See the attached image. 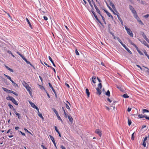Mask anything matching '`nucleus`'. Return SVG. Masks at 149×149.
<instances>
[{"mask_svg":"<svg viewBox=\"0 0 149 149\" xmlns=\"http://www.w3.org/2000/svg\"><path fill=\"white\" fill-rule=\"evenodd\" d=\"M66 107L67 109H70V108L69 107L67 104H66Z\"/></svg>","mask_w":149,"mask_h":149,"instance_id":"obj_56","label":"nucleus"},{"mask_svg":"<svg viewBox=\"0 0 149 149\" xmlns=\"http://www.w3.org/2000/svg\"><path fill=\"white\" fill-rule=\"evenodd\" d=\"M48 84H49V86H50V87L51 88V89L55 93V94L56 95V92L55 90L54 89L53 87H52V85H51V84L50 83H49Z\"/></svg>","mask_w":149,"mask_h":149,"instance_id":"obj_10","label":"nucleus"},{"mask_svg":"<svg viewBox=\"0 0 149 149\" xmlns=\"http://www.w3.org/2000/svg\"><path fill=\"white\" fill-rule=\"evenodd\" d=\"M124 26L125 30L127 31V33L131 37H133V34L130 29L127 28L125 25Z\"/></svg>","mask_w":149,"mask_h":149,"instance_id":"obj_2","label":"nucleus"},{"mask_svg":"<svg viewBox=\"0 0 149 149\" xmlns=\"http://www.w3.org/2000/svg\"><path fill=\"white\" fill-rule=\"evenodd\" d=\"M138 116L140 118H143L145 117L142 114H139Z\"/></svg>","mask_w":149,"mask_h":149,"instance_id":"obj_35","label":"nucleus"},{"mask_svg":"<svg viewBox=\"0 0 149 149\" xmlns=\"http://www.w3.org/2000/svg\"><path fill=\"white\" fill-rule=\"evenodd\" d=\"M86 94L87 95L88 97H89L90 96V92H89L88 89L86 88Z\"/></svg>","mask_w":149,"mask_h":149,"instance_id":"obj_19","label":"nucleus"},{"mask_svg":"<svg viewBox=\"0 0 149 149\" xmlns=\"http://www.w3.org/2000/svg\"><path fill=\"white\" fill-rule=\"evenodd\" d=\"M98 88H99V89H101L102 87V84L101 83H99L98 85Z\"/></svg>","mask_w":149,"mask_h":149,"instance_id":"obj_34","label":"nucleus"},{"mask_svg":"<svg viewBox=\"0 0 149 149\" xmlns=\"http://www.w3.org/2000/svg\"><path fill=\"white\" fill-rule=\"evenodd\" d=\"M142 145L144 146V147H145L146 145V143L145 141H143Z\"/></svg>","mask_w":149,"mask_h":149,"instance_id":"obj_54","label":"nucleus"},{"mask_svg":"<svg viewBox=\"0 0 149 149\" xmlns=\"http://www.w3.org/2000/svg\"><path fill=\"white\" fill-rule=\"evenodd\" d=\"M106 95L109 97L110 96V93L109 90H108L107 92L106 93Z\"/></svg>","mask_w":149,"mask_h":149,"instance_id":"obj_30","label":"nucleus"},{"mask_svg":"<svg viewBox=\"0 0 149 149\" xmlns=\"http://www.w3.org/2000/svg\"><path fill=\"white\" fill-rule=\"evenodd\" d=\"M4 75L5 77H6L10 81H13V80L11 79L10 77V76H9L5 74H4Z\"/></svg>","mask_w":149,"mask_h":149,"instance_id":"obj_22","label":"nucleus"},{"mask_svg":"<svg viewBox=\"0 0 149 149\" xmlns=\"http://www.w3.org/2000/svg\"><path fill=\"white\" fill-rule=\"evenodd\" d=\"M20 133H21V134L22 135H23V136H25V134L24 133H23V132H22L21 131H20Z\"/></svg>","mask_w":149,"mask_h":149,"instance_id":"obj_63","label":"nucleus"},{"mask_svg":"<svg viewBox=\"0 0 149 149\" xmlns=\"http://www.w3.org/2000/svg\"><path fill=\"white\" fill-rule=\"evenodd\" d=\"M26 20L27 22H28V24H29V26L31 28V26H32L31 25V24L29 20L27 18H26Z\"/></svg>","mask_w":149,"mask_h":149,"instance_id":"obj_25","label":"nucleus"},{"mask_svg":"<svg viewBox=\"0 0 149 149\" xmlns=\"http://www.w3.org/2000/svg\"><path fill=\"white\" fill-rule=\"evenodd\" d=\"M75 53L77 55H79V53L77 49H76V50H75Z\"/></svg>","mask_w":149,"mask_h":149,"instance_id":"obj_46","label":"nucleus"},{"mask_svg":"<svg viewBox=\"0 0 149 149\" xmlns=\"http://www.w3.org/2000/svg\"><path fill=\"white\" fill-rule=\"evenodd\" d=\"M132 123V122L131 120H129L128 119V125L130 126Z\"/></svg>","mask_w":149,"mask_h":149,"instance_id":"obj_42","label":"nucleus"},{"mask_svg":"<svg viewBox=\"0 0 149 149\" xmlns=\"http://www.w3.org/2000/svg\"><path fill=\"white\" fill-rule=\"evenodd\" d=\"M41 146L43 149H47V148L45 147L43 145H41Z\"/></svg>","mask_w":149,"mask_h":149,"instance_id":"obj_59","label":"nucleus"},{"mask_svg":"<svg viewBox=\"0 0 149 149\" xmlns=\"http://www.w3.org/2000/svg\"><path fill=\"white\" fill-rule=\"evenodd\" d=\"M107 100L109 102L111 103L112 102V101L109 98H108Z\"/></svg>","mask_w":149,"mask_h":149,"instance_id":"obj_61","label":"nucleus"},{"mask_svg":"<svg viewBox=\"0 0 149 149\" xmlns=\"http://www.w3.org/2000/svg\"><path fill=\"white\" fill-rule=\"evenodd\" d=\"M149 16V15L148 14L143 16L145 18H147Z\"/></svg>","mask_w":149,"mask_h":149,"instance_id":"obj_52","label":"nucleus"},{"mask_svg":"<svg viewBox=\"0 0 149 149\" xmlns=\"http://www.w3.org/2000/svg\"><path fill=\"white\" fill-rule=\"evenodd\" d=\"M144 52L145 55L147 57H148V56H149L148 55L146 51L145 50H144Z\"/></svg>","mask_w":149,"mask_h":149,"instance_id":"obj_47","label":"nucleus"},{"mask_svg":"<svg viewBox=\"0 0 149 149\" xmlns=\"http://www.w3.org/2000/svg\"><path fill=\"white\" fill-rule=\"evenodd\" d=\"M5 67L7 68V69L8 70L10 71L11 72H13V70L9 68L8 66H7L6 65H5Z\"/></svg>","mask_w":149,"mask_h":149,"instance_id":"obj_23","label":"nucleus"},{"mask_svg":"<svg viewBox=\"0 0 149 149\" xmlns=\"http://www.w3.org/2000/svg\"><path fill=\"white\" fill-rule=\"evenodd\" d=\"M132 13L133 14V16L134 17L135 19H138V16L137 15V14L136 12V11L134 10H132V11H131Z\"/></svg>","mask_w":149,"mask_h":149,"instance_id":"obj_5","label":"nucleus"},{"mask_svg":"<svg viewBox=\"0 0 149 149\" xmlns=\"http://www.w3.org/2000/svg\"><path fill=\"white\" fill-rule=\"evenodd\" d=\"M30 104L31 106L33 108L35 109L36 107L35 104L33 103L30 102Z\"/></svg>","mask_w":149,"mask_h":149,"instance_id":"obj_21","label":"nucleus"},{"mask_svg":"<svg viewBox=\"0 0 149 149\" xmlns=\"http://www.w3.org/2000/svg\"><path fill=\"white\" fill-rule=\"evenodd\" d=\"M68 116L67 113H65L64 114V116L65 118H67V117H68Z\"/></svg>","mask_w":149,"mask_h":149,"instance_id":"obj_62","label":"nucleus"},{"mask_svg":"<svg viewBox=\"0 0 149 149\" xmlns=\"http://www.w3.org/2000/svg\"><path fill=\"white\" fill-rule=\"evenodd\" d=\"M38 116L42 119H44V118L42 116V114L41 113H39L38 114Z\"/></svg>","mask_w":149,"mask_h":149,"instance_id":"obj_41","label":"nucleus"},{"mask_svg":"<svg viewBox=\"0 0 149 149\" xmlns=\"http://www.w3.org/2000/svg\"><path fill=\"white\" fill-rule=\"evenodd\" d=\"M106 13L108 17H110L112 20L113 19V16L111 15L110 13H109L108 12H106Z\"/></svg>","mask_w":149,"mask_h":149,"instance_id":"obj_13","label":"nucleus"},{"mask_svg":"<svg viewBox=\"0 0 149 149\" xmlns=\"http://www.w3.org/2000/svg\"><path fill=\"white\" fill-rule=\"evenodd\" d=\"M141 34L142 35V36L143 37H146V35L144 34V33L143 32H141Z\"/></svg>","mask_w":149,"mask_h":149,"instance_id":"obj_55","label":"nucleus"},{"mask_svg":"<svg viewBox=\"0 0 149 149\" xmlns=\"http://www.w3.org/2000/svg\"><path fill=\"white\" fill-rule=\"evenodd\" d=\"M52 110H53V111L56 114V115L58 119V120H60L62 123H63V121L61 119V117H60V116L58 114L57 111H56V109L54 108H53Z\"/></svg>","mask_w":149,"mask_h":149,"instance_id":"obj_4","label":"nucleus"},{"mask_svg":"<svg viewBox=\"0 0 149 149\" xmlns=\"http://www.w3.org/2000/svg\"><path fill=\"white\" fill-rule=\"evenodd\" d=\"M12 102L16 105H18V103L17 101L15 100L14 98H13L11 101Z\"/></svg>","mask_w":149,"mask_h":149,"instance_id":"obj_17","label":"nucleus"},{"mask_svg":"<svg viewBox=\"0 0 149 149\" xmlns=\"http://www.w3.org/2000/svg\"><path fill=\"white\" fill-rule=\"evenodd\" d=\"M135 48H136L137 52H138L139 53V54L140 55H143V53L139 49V48L137 46L136 47H135Z\"/></svg>","mask_w":149,"mask_h":149,"instance_id":"obj_11","label":"nucleus"},{"mask_svg":"<svg viewBox=\"0 0 149 149\" xmlns=\"http://www.w3.org/2000/svg\"><path fill=\"white\" fill-rule=\"evenodd\" d=\"M13 98L12 97L8 96L6 97V99L7 100H10L11 101Z\"/></svg>","mask_w":149,"mask_h":149,"instance_id":"obj_26","label":"nucleus"},{"mask_svg":"<svg viewBox=\"0 0 149 149\" xmlns=\"http://www.w3.org/2000/svg\"><path fill=\"white\" fill-rule=\"evenodd\" d=\"M117 38V40L118 41L121 43V44L122 45L123 44L121 40L119 39V38Z\"/></svg>","mask_w":149,"mask_h":149,"instance_id":"obj_40","label":"nucleus"},{"mask_svg":"<svg viewBox=\"0 0 149 149\" xmlns=\"http://www.w3.org/2000/svg\"><path fill=\"white\" fill-rule=\"evenodd\" d=\"M134 132L132 134V137H131V139L132 140H134Z\"/></svg>","mask_w":149,"mask_h":149,"instance_id":"obj_43","label":"nucleus"},{"mask_svg":"<svg viewBox=\"0 0 149 149\" xmlns=\"http://www.w3.org/2000/svg\"><path fill=\"white\" fill-rule=\"evenodd\" d=\"M107 6L109 8L111 11H113V10L111 8V7L109 6V5H107Z\"/></svg>","mask_w":149,"mask_h":149,"instance_id":"obj_58","label":"nucleus"},{"mask_svg":"<svg viewBox=\"0 0 149 149\" xmlns=\"http://www.w3.org/2000/svg\"><path fill=\"white\" fill-rule=\"evenodd\" d=\"M23 86L26 88L27 91L29 92L30 95L31 96L32 95V92L31 91V88L29 86L25 81H23Z\"/></svg>","mask_w":149,"mask_h":149,"instance_id":"obj_1","label":"nucleus"},{"mask_svg":"<svg viewBox=\"0 0 149 149\" xmlns=\"http://www.w3.org/2000/svg\"><path fill=\"white\" fill-rule=\"evenodd\" d=\"M117 15L118 20L120 21L122 19H121V18L118 15Z\"/></svg>","mask_w":149,"mask_h":149,"instance_id":"obj_57","label":"nucleus"},{"mask_svg":"<svg viewBox=\"0 0 149 149\" xmlns=\"http://www.w3.org/2000/svg\"><path fill=\"white\" fill-rule=\"evenodd\" d=\"M8 106L11 109H13L14 108L13 106L12 105H11L10 104H8Z\"/></svg>","mask_w":149,"mask_h":149,"instance_id":"obj_38","label":"nucleus"},{"mask_svg":"<svg viewBox=\"0 0 149 149\" xmlns=\"http://www.w3.org/2000/svg\"><path fill=\"white\" fill-rule=\"evenodd\" d=\"M43 18L46 21L48 19L47 17L45 16H43Z\"/></svg>","mask_w":149,"mask_h":149,"instance_id":"obj_53","label":"nucleus"},{"mask_svg":"<svg viewBox=\"0 0 149 149\" xmlns=\"http://www.w3.org/2000/svg\"><path fill=\"white\" fill-rule=\"evenodd\" d=\"M139 1L140 2L141 4L143 5L145 3V2L143 1Z\"/></svg>","mask_w":149,"mask_h":149,"instance_id":"obj_51","label":"nucleus"},{"mask_svg":"<svg viewBox=\"0 0 149 149\" xmlns=\"http://www.w3.org/2000/svg\"><path fill=\"white\" fill-rule=\"evenodd\" d=\"M87 0L88 1V2H89V3L90 6H91V7L92 8H93V5L91 4V1H90V0Z\"/></svg>","mask_w":149,"mask_h":149,"instance_id":"obj_44","label":"nucleus"},{"mask_svg":"<svg viewBox=\"0 0 149 149\" xmlns=\"http://www.w3.org/2000/svg\"><path fill=\"white\" fill-rule=\"evenodd\" d=\"M131 110V108L130 107H128L127 109V111L128 112H130Z\"/></svg>","mask_w":149,"mask_h":149,"instance_id":"obj_64","label":"nucleus"},{"mask_svg":"<svg viewBox=\"0 0 149 149\" xmlns=\"http://www.w3.org/2000/svg\"><path fill=\"white\" fill-rule=\"evenodd\" d=\"M49 58L50 61H51V62L53 64V65L55 67H56L55 65L54 64L52 58L50 56H49Z\"/></svg>","mask_w":149,"mask_h":149,"instance_id":"obj_15","label":"nucleus"},{"mask_svg":"<svg viewBox=\"0 0 149 149\" xmlns=\"http://www.w3.org/2000/svg\"><path fill=\"white\" fill-rule=\"evenodd\" d=\"M96 90H97V93L99 95H100L101 93V89H99V88H97Z\"/></svg>","mask_w":149,"mask_h":149,"instance_id":"obj_12","label":"nucleus"},{"mask_svg":"<svg viewBox=\"0 0 149 149\" xmlns=\"http://www.w3.org/2000/svg\"><path fill=\"white\" fill-rule=\"evenodd\" d=\"M24 130L25 132H27L30 134H31V133L29 131H28L26 129L24 128Z\"/></svg>","mask_w":149,"mask_h":149,"instance_id":"obj_48","label":"nucleus"},{"mask_svg":"<svg viewBox=\"0 0 149 149\" xmlns=\"http://www.w3.org/2000/svg\"><path fill=\"white\" fill-rule=\"evenodd\" d=\"M54 127H55V130L57 132V133H58V132H59L58 130V129L57 127L56 126H55Z\"/></svg>","mask_w":149,"mask_h":149,"instance_id":"obj_50","label":"nucleus"},{"mask_svg":"<svg viewBox=\"0 0 149 149\" xmlns=\"http://www.w3.org/2000/svg\"><path fill=\"white\" fill-rule=\"evenodd\" d=\"M15 114L16 115H17L18 116V118L19 119L20 118V114H19L18 113L16 112L15 113Z\"/></svg>","mask_w":149,"mask_h":149,"instance_id":"obj_36","label":"nucleus"},{"mask_svg":"<svg viewBox=\"0 0 149 149\" xmlns=\"http://www.w3.org/2000/svg\"><path fill=\"white\" fill-rule=\"evenodd\" d=\"M92 13L93 14L95 17L97 21L101 24V25H102V24L101 22V21L98 19V18L97 16L96 15L95 12L94 11H92Z\"/></svg>","mask_w":149,"mask_h":149,"instance_id":"obj_6","label":"nucleus"},{"mask_svg":"<svg viewBox=\"0 0 149 149\" xmlns=\"http://www.w3.org/2000/svg\"><path fill=\"white\" fill-rule=\"evenodd\" d=\"M68 118L70 121V122H72L73 121L72 118L71 117L69 116H68Z\"/></svg>","mask_w":149,"mask_h":149,"instance_id":"obj_24","label":"nucleus"},{"mask_svg":"<svg viewBox=\"0 0 149 149\" xmlns=\"http://www.w3.org/2000/svg\"><path fill=\"white\" fill-rule=\"evenodd\" d=\"M96 77L95 76H93L92 78V81L94 83V84L96 83Z\"/></svg>","mask_w":149,"mask_h":149,"instance_id":"obj_18","label":"nucleus"},{"mask_svg":"<svg viewBox=\"0 0 149 149\" xmlns=\"http://www.w3.org/2000/svg\"><path fill=\"white\" fill-rule=\"evenodd\" d=\"M49 136L50 138L52 140V142L54 141H55L54 138L51 135H49Z\"/></svg>","mask_w":149,"mask_h":149,"instance_id":"obj_33","label":"nucleus"},{"mask_svg":"<svg viewBox=\"0 0 149 149\" xmlns=\"http://www.w3.org/2000/svg\"><path fill=\"white\" fill-rule=\"evenodd\" d=\"M143 67L146 69V72L148 73H149V69L147 67L145 66Z\"/></svg>","mask_w":149,"mask_h":149,"instance_id":"obj_49","label":"nucleus"},{"mask_svg":"<svg viewBox=\"0 0 149 149\" xmlns=\"http://www.w3.org/2000/svg\"><path fill=\"white\" fill-rule=\"evenodd\" d=\"M17 53L18 54L27 64H29L31 66H33L31 63L29 61H28L22 55L18 52H17Z\"/></svg>","mask_w":149,"mask_h":149,"instance_id":"obj_3","label":"nucleus"},{"mask_svg":"<svg viewBox=\"0 0 149 149\" xmlns=\"http://www.w3.org/2000/svg\"><path fill=\"white\" fill-rule=\"evenodd\" d=\"M129 40V42L132 45H133V46H134L135 47H136V45L134 43H133L132 41H131L130 40Z\"/></svg>","mask_w":149,"mask_h":149,"instance_id":"obj_27","label":"nucleus"},{"mask_svg":"<svg viewBox=\"0 0 149 149\" xmlns=\"http://www.w3.org/2000/svg\"><path fill=\"white\" fill-rule=\"evenodd\" d=\"M112 8L113 9L116 11V12L118 14H119L118 13V12H117V11L116 10V8L115 7V5H113L112 6Z\"/></svg>","mask_w":149,"mask_h":149,"instance_id":"obj_31","label":"nucleus"},{"mask_svg":"<svg viewBox=\"0 0 149 149\" xmlns=\"http://www.w3.org/2000/svg\"><path fill=\"white\" fill-rule=\"evenodd\" d=\"M122 45L129 53L131 54H132V52L129 50V49L128 48H127L126 47V46L125 44H122Z\"/></svg>","mask_w":149,"mask_h":149,"instance_id":"obj_8","label":"nucleus"},{"mask_svg":"<svg viewBox=\"0 0 149 149\" xmlns=\"http://www.w3.org/2000/svg\"><path fill=\"white\" fill-rule=\"evenodd\" d=\"M12 83V84L15 87H18V85L16 84V83H15V82H14L13 81H11Z\"/></svg>","mask_w":149,"mask_h":149,"instance_id":"obj_20","label":"nucleus"},{"mask_svg":"<svg viewBox=\"0 0 149 149\" xmlns=\"http://www.w3.org/2000/svg\"><path fill=\"white\" fill-rule=\"evenodd\" d=\"M138 21V22L140 24H141V25H144V24L142 22V21L140 19H139V17H138V19L137 18V19H136Z\"/></svg>","mask_w":149,"mask_h":149,"instance_id":"obj_14","label":"nucleus"},{"mask_svg":"<svg viewBox=\"0 0 149 149\" xmlns=\"http://www.w3.org/2000/svg\"><path fill=\"white\" fill-rule=\"evenodd\" d=\"M116 102V101H113V102L112 103V104L110 105L111 106V107H113V105H115V103Z\"/></svg>","mask_w":149,"mask_h":149,"instance_id":"obj_39","label":"nucleus"},{"mask_svg":"<svg viewBox=\"0 0 149 149\" xmlns=\"http://www.w3.org/2000/svg\"><path fill=\"white\" fill-rule=\"evenodd\" d=\"M2 88L7 93H10V90H8L6 88L4 87H2Z\"/></svg>","mask_w":149,"mask_h":149,"instance_id":"obj_16","label":"nucleus"},{"mask_svg":"<svg viewBox=\"0 0 149 149\" xmlns=\"http://www.w3.org/2000/svg\"><path fill=\"white\" fill-rule=\"evenodd\" d=\"M138 40L140 41L141 42L143 43V44L144 45H145V46H146L147 47L149 48V45H148L147 43H146V42L145 41H141L138 38Z\"/></svg>","mask_w":149,"mask_h":149,"instance_id":"obj_9","label":"nucleus"},{"mask_svg":"<svg viewBox=\"0 0 149 149\" xmlns=\"http://www.w3.org/2000/svg\"><path fill=\"white\" fill-rule=\"evenodd\" d=\"M96 10L97 12L98 13H99L100 15H101V14L100 13V10H99V9L98 8Z\"/></svg>","mask_w":149,"mask_h":149,"instance_id":"obj_45","label":"nucleus"},{"mask_svg":"<svg viewBox=\"0 0 149 149\" xmlns=\"http://www.w3.org/2000/svg\"><path fill=\"white\" fill-rule=\"evenodd\" d=\"M95 132L100 137L101 136L102 134L101 133V131L100 130L98 129L96 130Z\"/></svg>","mask_w":149,"mask_h":149,"instance_id":"obj_7","label":"nucleus"},{"mask_svg":"<svg viewBox=\"0 0 149 149\" xmlns=\"http://www.w3.org/2000/svg\"><path fill=\"white\" fill-rule=\"evenodd\" d=\"M143 113H145V112H149V111L147 109H143L142 110Z\"/></svg>","mask_w":149,"mask_h":149,"instance_id":"obj_32","label":"nucleus"},{"mask_svg":"<svg viewBox=\"0 0 149 149\" xmlns=\"http://www.w3.org/2000/svg\"><path fill=\"white\" fill-rule=\"evenodd\" d=\"M129 8L131 11H132V10H134V8L131 5H129Z\"/></svg>","mask_w":149,"mask_h":149,"instance_id":"obj_28","label":"nucleus"},{"mask_svg":"<svg viewBox=\"0 0 149 149\" xmlns=\"http://www.w3.org/2000/svg\"><path fill=\"white\" fill-rule=\"evenodd\" d=\"M122 96L125 98H128L129 97V96L127 94H124Z\"/></svg>","mask_w":149,"mask_h":149,"instance_id":"obj_29","label":"nucleus"},{"mask_svg":"<svg viewBox=\"0 0 149 149\" xmlns=\"http://www.w3.org/2000/svg\"><path fill=\"white\" fill-rule=\"evenodd\" d=\"M100 16H101V17H102V20H103V21L104 22V23L106 24V22L105 21L104 18L101 15H100Z\"/></svg>","mask_w":149,"mask_h":149,"instance_id":"obj_37","label":"nucleus"},{"mask_svg":"<svg viewBox=\"0 0 149 149\" xmlns=\"http://www.w3.org/2000/svg\"><path fill=\"white\" fill-rule=\"evenodd\" d=\"M61 148H62V149H66L65 147L63 145H61Z\"/></svg>","mask_w":149,"mask_h":149,"instance_id":"obj_60","label":"nucleus"}]
</instances>
